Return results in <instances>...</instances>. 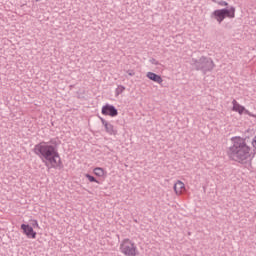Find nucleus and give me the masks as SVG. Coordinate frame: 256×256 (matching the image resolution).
<instances>
[{"label":"nucleus","mask_w":256,"mask_h":256,"mask_svg":"<svg viewBox=\"0 0 256 256\" xmlns=\"http://www.w3.org/2000/svg\"><path fill=\"white\" fill-rule=\"evenodd\" d=\"M231 145L226 153L230 161L251 167L253 165V156L251 155V146L247 145V140L240 136H234L230 139Z\"/></svg>","instance_id":"obj_1"},{"label":"nucleus","mask_w":256,"mask_h":256,"mask_svg":"<svg viewBox=\"0 0 256 256\" xmlns=\"http://www.w3.org/2000/svg\"><path fill=\"white\" fill-rule=\"evenodd\" d=\"M35 155L39 156L42 163H44L48 169H59L61 167V156L57 151V147L51 145L49 142H40L34 146Z\"/></svg>","instance_id":"obj_2"},{"label":"nucleus","mask_w":256,"mask_h":256,"mask_svg":"<svg viewBox=\"0 0 256 256\" xmlns=\"http://www.w3.org/2000/svg\"><path fill=\"white\" fill-rule=\"evenodd\" d=\"M190 65H192V67H195L196 71H202L204 75L215 69V62H213V59L207 58L205 56H202L201 58H199V60L192 59L190 61Z\"/></svg>","instance_id":"obj_3"},{"label":"nucleus","mask_w":256,"mask_h":256,"mask_svg":"<svg viewBox=\"0 0 256 256\" xmlns=\"http://www.w3.org/2000/svg\"><path fill=\"white\" fill-rule=\"evenodd\" d=\"M211 18L215 19L219 25L225 21V19H235V7L231 6L230 9L223 8L214 10L211 14Z\"/></svg>","instance_id":"obj_4"},{"label":"nucleus","mask_w":256,"mask_h":256,"mask_svg":"<svg viewBox=\"0 0 256 256\" xmlns=\"http://www.w3.org/2000/svg\"><path fill=\"white\" fill-rule=\"evenodd\" d=\"M120 251L125 256H137L139 255V250L137 245L134 244L129 238L122 240L120 243Z\"/></svg>","instance_id":"obj_5"},{"label":"nucleus","mask_w":256,"mask_h":256,"mask_svg":"<svg viewBox=\"0 0 256 256\" xmlns=\"http://www.w3.org/2000/svg\"><path fill=\"white\" fill-rule=\"evenodd\" d=\"M232 111H235V113H239V115H243V113H245V115H249V117H256L255 114L251 113L249 110L245 109L244 106H241V104H239V102H237V100H233L232 101Z\"/></svg>","instance_id":"obj_6"},{"label":"nucleus","mask_w":256,"mask_h":256,"mask_svg":"<svg viewBox=\"0 0 256 256\" xmlns=\"http://www.w3.org/2000/svg\"><path fill=\"white\" fill-rule=\"evenodd\" d=\"M102 115H108L109 117H117L119 115V112L117 111V108L111 104H106L102 107Z\"/></svg>","instance_id":"obj_7"},{"label":"nucleus","mask_w":256,"mask_h":256,"mask_svg":"<svg viewBox=\"0 0 256 256\" xmlns=\"http://www.w3.org/2000/svg\"><path fill=\"white\" fill-rule=\"evenodd\" d=\"M102 125L105 127L106 133L108 135H117V130L115 129V126L113 124L107 122V120L100 118Z\"/></svg>","instance_id":"obj_8"},{"label":"nucleus","mask_w":256,"mask_h":256,"mask_svg":"<svg viewBox=\"0 0 256 256\" xmlns=\"http://www.w3.org/2000/svg\"><path fill=\"white\" fill-rule=\"evenodd\" d=\"M21 229L28 237H31L32 239H35L37 237V232L33 231V227L27 224H22Z\"/></svg>","instance_id":"obj_9"},{"label":"nucleus","mask_w":256,"mask_h":256,"mask_svg":"<svg viewBox=\"0 0 256 256\" xmlns=\"http://www.w3.org/2000/svg\"><path fill=\"white\" fill-rule=\"evenodd\" d=\"M146 77L147 79H150V81L158 83V85H161L163 83V78L154 72H147Z\"/></svg>","instance_id":"obj_10"},{"label":"nucleus","mask_w":256,"mask_h":256,"mask_svg":"<svg viewBox=\"0 0 256 256\" xmlns=\"http://www.w3.org/2000/svg\"><path fill=\"white\" fill-rule=\"evenodd\" d=\"M174 191L176 195H183V191H185V183H183L181 180H178L174 184Z\"/></svg>","instance_id":"obj_11"},{"label":"nucleus","mask_w":256,"mask_h":256,"mask_svg":"<svg viewBox=\"0 0 256 256\" xmlns=\"http://www.w3.org/2000/svg\"><path fill=\"white\" fill-rule=\"evenodd\" d=\"M93 173L96 177H105V169L101 167L94 168Z\"/></svg>","instance_id":"obj_12"},{"label":"nucleus","mask_w":256,"mask_h":256,"mask_svg":"<svg viewBox=\"0 0 256 256\" xmlns=\"http://www.w3.org/2000/svg\"><path fill=\"white\" fill-rule=\"evenodd\" d=\"M85 177H86V179H88V181H89L90 183H98V184H99V181L96 180L92 175H90V174H85Z\"/></svg>","instance_id":"obj_13"},{"label":"nucleus","mask_w":256,"mask_h":256,"mask_svg":"<svg viewBox=\"0 0 256 256\" xmlns=\"http://www.w3.org/2000/svg\"><path fill=\"white\" fill-rule=\"evenodd\" d=\"M126 73L129 75V77H135V70H126Z\"/></svg>","instance_id":"obj_14"},{"label":"nucleus","mask_w":256,"mask_h":256,"mask_svg":"<svg viewBox=\"0 0 256 256\" xmlns=\"http://www.w3.org/2000/svg\"><path fill=\"white\" fill-rule=\"evenodd\" d=\"M218 5H220V7H227L229 3H227L226 1H220L218 2Z\"/></svg>","instance_id":"obj_15"},{"label":"nucleus","mask_w":256,"mask_h":256,"mask_svg":"<svg viewBox=\"0 0 256 256\" xmlns=\"http://www.w3.org/2000/svg\"><path fill=\"white\" fill-rule=\"evenodd\" d=\"M252 147L256 149V135L252 139Z\"/></svg>","instance_id":"obj_16"},{"label":"nucleus","mask_w":256,"mask_h":256,"mask_svg":"<svg viewBox=\"0 0 256 256\" xmlns=\"http://www.w3.org/2000/svg\"><path fill=\"white\" fill-rule=\"evenodd\" d=\"M32 227H37V228H39V222H37V220H33V221H32Z\"/></svg>","instance_id":"obj_17"},{"label":"nucleus","mask_w":256,"mask_h":256,"mask_svg":"<svg viewBox=\"0 0 256 256\" xmlns=\"http://www.w3.org/2000/svg\"><path fill=\"white\" fill-rule=\"evenodd\" d=\"M150 63H152V65H159V61H157L156 59H151Z\"/></svg>","instance_id":"obj_18"},{"label":"nucleus","mask_w":256,"mask_h":256,"mask_svg":"<svg viewBox=\"0 0 256 256\" xmlns=\"http://www.w3.org/2000/svg\"><path fill=\"white\" fill-rule=\"evenodd\" d=\"M122 91H125V87H121Z\"/></svg>","instance_id":"obj_19"},{"label":"nucleus","mask_w":256,"mask_h":256,"mask_svg":"<svg viewBox=\"0 0 256 256\" xmlns=\"http://www.w3.org/2000/svg\"><path fill=\"white\" fill-rule=\"evenodd\" d=\"M36 2H39V1H41V0H35Z\"/></svg>","instance_id":"obj_20"}]
</instances>
